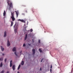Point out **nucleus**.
<instances>
[{"label":"nucleus","instance_id":"f257e3e1","mask_svg":"<svg viewBox=\"0 0 73 73\" xmlns=\"http://www.w3.org/2000/svg\"><path fill=\"white\" fill-rule=\"evenodd\" d=\"M11 18L12 20V21H14L15 20V18L14 17V11H12L11 12Z\"/></svg>","mask_w":73,"mask_h":73},{"label":"nucleus","instance_id":"f03ea898","mask_svg":"<svg viewBox=\"0 0 73 73\" xmlns=\"http://www.w3.org/2000/svg\"><path fill=\"white\" fill-rule=\"evenodd\" d=\"M17 24V23H16L13 26L14 28L15 29L14 31H15V34H16V33L17 32V31H16V30H17V28H18V27L19 26L18 25H16Z\"/></svg>","mask_w":73,"mask_h":73},{"label":"nucleus","instance_id":"7ed1b4c3","mask_svg":"<svg viewBox=\"0 0 73 73\" xmlns=\"http://www.w3.org/2000/svg\"><path fill=\"white\" fill-rule=\"evenodd\" d=\"M18 21H20L22 22V23H25V21L23 19L21 20V19H19L18 20Z\"/></svg>","mask_w":73,"mask_h":73},{"label":"nucleus","instance_id":"20e7f679","mask_svg":"<svg viewBox=\"0 0 73 73\" xmlns=\"http://www.w3.org/2000/svg\"><path fill=\"white\" fill-rule=\"evenodd\" d=\"M10 43L9 41V40H7V46H10Z\"/></svg>","mask_w":73,"mask_h":73},{"label":"nucleus","instance_id":"39448f33","mask_svg":"<svg viewBox=\"0 0 73 73\" xmlns=\"http://www.w3.org/2000/svg\"><path fill=\"white\" fill-rule=\"evenodd\" d=\"M32 50L33 52V54L34 55V54H35V53H36V52H35V49H32Z\"/></svg>","mask_w":73,"mask_h":73},{"label":"nucleus","instance_id":"423d86ee","mask_svg":"<svg viewBox=\"0 0 73 73\" xmlns=\"http://www.w3.org/2000/svg\"><path fill=\"white\" fill-rule=\"evenodd\" d=\"M15 12L16 13V15H17V17H18V16L19 15V12L18 11H15Z\"/></svg>","mask_w":73,"mask_h":73},{"label":"nucleus","instance_id":"0eeeda50","mask_svg":"<svg viewBox=\"0 0 73 73\" xmlns=\"http://www.w3.org/2000/svg\"><path fill=\"white\" fill-rule=\"evenodd\" d=\"M9 7L10 8H13V6H12V3H11L10 4Z\"/></svg>","mask_w":73,"mask_h":73},{"label":"nucleus","instance_id":"6e6552de","mask_svg":"<svg viewBox=\"0 0 73 73\" xmlns=\"http://www.w3.org/2000/svg\"><path fill=\"white\" fill-rule=\"evenodd\" d=\"M13 69V70H15V65H13L12 67Z\"/></svg>","mask_w":73,"mask_h":73},{"label":"nucleus","instance_id":"1a4fd4ad","mask_svg":"<svg viewBox=\"0 0 73 73\" xmlns=\"http://www.w3.org/2000/svg\"><path fill=\"white\" fill-rule=\"evenodd\" d=\"M6 36H7V32H6V31H5L4 32V37H6Z\"/></svg>","mask_w":73,"mask_h":73},{"label":"nucleus","instance_id":"9d476101","mask_svg":"<svg viewBox=\"0 0 73 73\" xmlns=\"http://www.w3.org/2000/svg\"><path fill=\"white\" fill-rule=\"evenodd\" d=\"M27 34H26L25 35V39H24L25 41V40H27Z\"/></svg>","mask_w":73,"mask_h":73},{"label":"nucleus","instance_id":"9b49d317","mask_svg":"<svg viewBox=\"0 0 73 73\" xmlns=\"http://www.w3.org/2000/svg\"><path fill=\"white\" fill-rule=\"evenodd\" d=\"M1 50H2V51H4V49L3 48V47L2 46H1Z\"/></svg>","mask_w":73,"mask_h":73},{"label":"nucleus","instance_id":"f8f14e48","mask_svg":"<svg viewBox=\"0 0 73 73\" xmlns=\"http://www.w3.org/2000/svg\"><path fill=\"white\" fill-rule=\"evenodd\" d=\"M16 48L14 47L13 49V52H15V51H16Z\"/></svg>","mask_w":73,"mask_h":73},{"label":"nucleus","instance_id":"ddd939ff","mask_svg":"<svg viewBox=\"0 0 73 73\" xmlns=\"http://www.w3.org/2000/svg\"><path fill=\"white\" fill-rule=\"evenodd\" d=\"M11 27H12L13 24V22L11 21Z\"/></svg>","mask_w":73,"mask_h":73},{"label":"nucleus","instance_id":"4468645a","mask_svg":"<svg viewBox=\"0 0 73 73\" xmlns=\"http://www.w3.org/2000/svg\"><path fill=\"white\" fill-rule=\"evenodd\" d=\"M39 52H40V53H42V51L40 48L39 49Z\"/></svg>","mask_w":73,"mask_h":73},{"label":"nucleus","instance_id":"2eb2a0df","mask_svg":"<svg viewBox=\"0 0 73 73\" xmlns=\"http://www.w3.org/2000/svg\"><path fill=\"white\" fill-rule=\"evenodd\" d=\"M5 10L4 11V12L3 13V16H5Z\"/></svg>","mask_w":73,"mask_h":73},{"label":"nucleus","instance_id":"dca6fc26","mask_svg":"<svg viewBox=\"0 0 73 73\" xmlns=\"http://www.w3.org/2000/svg\"><path fill=\"white\" fill-rule=\"evenodd\" d=\"M12 65H13V64L12 63H10V67H12Z\"/></svg>","mask_w":73,"mask_h":73},{"label":"nucleus","instance_id":"f3484780","mask_svg":"<svg viewBox=\"0 0 73 73\" xmlns=\"http://www.w3.org/2000/svg\"><path fill=\"white\" fill-rule=\"evenodd\" d=\"M20 66H21L20 64H19L18 68V70H19V69H20Z\"/></svg>","mask_w":73,"mask_h":73},{"label":"nucleus","instance_id":"a211bd4d","mask_svg":"<svg viewBox=\"0 0 73 73\" xmlns=\"http://www.w3.org/2000/svg\"><path fill=\"white\" fill-rule=\"evenodd\" d=\"M24 64V61H22L21 63V65H23Z\"/></svg>","mask_w":73,"mask_h":73},{"label":"nucleus","instance_id":"6ab92c4d","mask_svg":"<svg viewBox=\"0 0 73 73\" xmlns=\"http://www.w3.org/2000/svg\"><path fill=\"white\" fill-rule=\"evenodd\" d=\"M2 66H3V62H2L1 63L0 66V67H2Z\"/></svg>","mask_w":73,"mask_h":73},{"label":"nucleus","instance_id":"aec40b11","mask_svg":"<svg viewBox=\"0 0 73 73\" xmlns=\"http://www.w3.org/2000/svg\"><path fill=\"white\" fill-rule=\"evenodd\" d=\"M3 60V58H0V61H2Z\"/></svg>","mask_w":73,"mask_h":73},{"label":"nucleus","instance_id":"412c9836","mask_svg":"<svg viewBox=\"0 0 73 73\" xmlns=\"http://www.w3.org/2000/svg\"><path fill=\"white\" fill-rule=\"evenodd\" d=\"M7 58H5V62L6 61H7Z\"/></svg>","mask_w":73,"mask_h":73},{"label":"nucleus","instance_id":"4be33fe9","mask_svg":"<svg viewBox=\"0 0 73 73\" xmlns=\"http://www.w3.org/2000/svg\"><path fill=\"white\" fill-rule=\"evenodd\" d=\"M23 47H25V43L23 44Z\"/></svg>","mask_w":73,"mask_h":73},{"label":"nucleus","instance_id":"5701e85b","mask_svg":"<svg viewBox=\"0 0 73 73\" xmlns=\"http://www.w3.org/2000/svg\"><path fill=\"white\" fill-rule=\"evenodd\" d=\"M14 53L17 56V54H16V52H15Z\"/></svg>","mask_w":73,"mask_h":73},{"label":"nucleus","instance_id":"b1692460","mask_svg":"<svg viewBox=\"0 0 73 73\" xmlns=\"http://www.w3.org/2000/svg\"><path fill=\"white\" fill-rule=\"evenodd\" d=\"M4 70H3L1 73H4Z\"/></svg>","mask_w":73,"mask_h":73},{"label":"nucleus","instance_id":"393cba45","mask_svg":"<svg viewBox=\"0 0 73 73\" xmlns=\"http://www.w3.org/2000/svg\"><path fill=\"white\" fill-rule=\"evenodd\" d=\"M33 31V29H30L31 32H32Z\"/></svg>","mask_w":73,"mask_h":73},{"label":"nucleus","instance_id":"a878e982","mask_svg":"<svg viewBox=\"0 0 73 73\" xmlns=\"http://www.w3.org/2000/svg\"><path fill=\"white\" fill-rule=\"evenodd\" d=\"M44 60V59L42 58L41 61V62H42V61H43V60Z\"/></svg>","mask_w":73,"mask_h":73},{"label":"nucleus","instance_id":"bb28decb","mask_svg":"<svg viewBox=\"0 0 73 73\" xmlns=\"http://www.w3.org/2000/svg\"><path fill=\"white\" fill-rule=\"evenodd\" d=\"M38 42L39 44H40V40H38Z\"/></svg>","mask_w":73,"mask_h":73},{"label":"nucleus","instance_id":"cd10ccee","mask_svg":"<svg viewBox=\"0 0 73 73\" xmlns=\"http://www.w3.org/2000/svg\"><path fill=\"white\" fill-rule=\"evenodd\" d=\"M7 3L8 4V5L9 4V1H8Z\"/></svg>","mask_w":73,"mask_h":73},{"label":"nucleus","instance_id":"c85d7f7f","mask_svg":"<svg viewBox=\"0 0 73 73\" xmlns=\"http://www.w3.org/2000/svg\"><path fill=\"white\" fill-rule=\"evenodd\" d=\"M32 41H33V43L34 42V40H33V39H32Z\"/></svg>","mask_w":73,"mask_h":73},{"label":"nucleus","instance_id":"c756f323","mask_svg":"<svg viewBox=\"0 0 73 73\" xmlns=\"http://www.w3.org/2000/svg\"><path fill=\"white\" fill-rule=\"evenodd\" d=\"M12 60H11L10 61V63H12Z\"/></svg>","mask_w":73,"mask_h":73},{"label":"nucleus","instance_id":"7c9ffc66","mask_svg":"<svg viewBox=\"0 0 73 73\" xmlns=\"http://www.w3.org/2000/svg\"><path fill=\"white\" fill-rule=\"evenodd\" d=\"M52 65H51L50 66V68L52 69Z\"/></svg>","mask_w":73,"mask_h":73},{"label":"nucleus","instance_id":"2f4dec72","mask_svg":"<svg viewBox=\"0 0 73 73\" xmlns=\"http://www.w3.org/2000/svg\"><path fill=\"white\" fill-rule=\"evenodd\" d=\"M42 70V68H41V67H40V70L41 71Z\"/></svg>","mask_w":73,"mask_h":73},{"label":"nucleus","instance_id":"473e14b6","mask_svg":"<svg viewBox=\"0 0 73 73\" xmlns=\"http://www.w3.org/2000/svg\"><path fill=\"white\" fill-rule=\"evenodd\" d=\"M21 53H22V51H21L20 52V53L21 54Z\"/></svg>","mask_w":73,"mask_h":73},{"label":"nucleus","instance_id":"72a5a7b5","mask_svg":"<svg viewBox=\"0 0 73 73\" xmlns=\"http://www.w3.org/2000/svg\"><path fill=\"white\" fill-rule=\"evenodd\" d=\"M28 45H29V46H30V45H31V44H29V43L28 44Z\"/></svg>","mask_w":73,"mask_h":73},{"label":"nucleus","instance_id":"f704fd0d","mask_svg":"<svg viewBox=\"0 0 73 73\" xmlns=\"http://www.w3.org/2000/svg\"><path fill=\"white\" fill-rule=\"evenodd\" d=\"M9 73V71H7V73Z\"/></svg>","mask_w":73,"mask_h":73},{"label":"nucleus","instance_id":"c9c22d12","mask_svg":"<svg viewBox=\"0 0 73 73\" xmlns=\"http://www.w3.org/2000/svg\"><path fill=\"white\" fill-rule=\"evenodd\" d=\"M3 56H4V54H2Z\"/></svg>","mask_w":73,"mask_h":73},{"label":"nucleus","instance_id":"e433bc0d","mask_svg":"<svg viewBox=\"0 0 73 73\" xmlns=\"http://www.w3.org/2000/svg\"><path fill=\"white\" fill-rule=\"evenodd\" d=\"M50 72H52V69H50Z\"/></svg>","mask_w":73,"mask_h":73},{"label":"nucleus","instance_id":"4c0bfd02","mask_svg":"<svg viewBox=\"0 0 73 73\" xmlns=\"http://www.w3.org/2000/svg\"><path fill=\"white\" fill-rule=\"evenodd\" d=\"M25 12H26V13H27V11L26 10L25 11Z\"/></svg>","mask_w":73,"mask_h":73},{"label":"nucleus","instance_id":"58836bf2","mask_svg":"<svg viewBox=\"0 0 73 73\" xmlns=\"http://www.w3.org/2000/svg\"><path fill=\"white\" fill-rule=\"evenodd\" d=\"M17 73H20V72L19 71H18Z\"/></svg>","mask_w":73,"mask_h":73},{"label":"nucleus","instance_id":"ea45409f","mask_svg":"<svg viewBox=\"0 0 73 73\" xmlns=\"http://www.w3.org/2000/svg\"><path fill=\"white\" fill-rule=\"evenodd\" d=\"M72 63H73V62H72Z\"/></svg>","mask_w":73,"mask_h":73}]
</instances>
